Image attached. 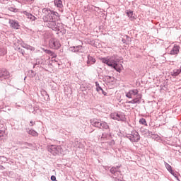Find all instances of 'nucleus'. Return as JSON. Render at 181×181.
<instances>
[{"label":"nucleus","instance_id":"nucleus-39","mask_svg":"<svg viewBox=\"0 0 181 181\" xmlns=\"http://www.w3.org/2000/svg\"><path fill=\"white\" fill-rule=\"evenodd\" d=\"M9 11H11V12H13V11H15V8H12V7H10L9 8Z\"/></svg>","mask_w":181,"mask_h":181},{"label":"nucleus","instance_id":"nucleus-36","mask_svg":"<svg viewBox=\"0 0 181 181\" xmlns=\"http://www.w3.org/2000/svg\"><path fill=\"white\" fill-rule=\"evenodd\" d=\"M171 175H173L175 177L177 178V174L176 173H175V170H173V173H170Z\"/></svg>","mask_w":181,"mask_h":181},{"label":"nucleus","instance_id":"nucleus-41","mask_svg":"<svg viewBox=\"0 0 181 181\" xmlns=\"http://www.w3.org/2000/svg\"><path fill=\"white\" fill-rule=\"evenodd\" d=\"M0 169H1V170H4V166H2V165H0Z\"/></svg>","mask_w":181,"mask_h":181},{"label":"nucleus","instance_id":"nucleus-16","mask_svg":"<svg viewBox=\"0 0 181 181\" xmlns=\"http://www.w3.org/2000/svg\"><path fill=\"white\" fill-rule=\"evenodd\" d=\"M22 13H23L25 18H27L28 19H30V21H35L36 19V17H35V16L32 15L28 11H23Z\"/></svg>","mask_w":181,"mask_h":181},{"label":"nucleus","instance_id":"nucleus-33","mask_svg":"<svg viewBox=\"0 0 181 181\" xmlns=\"http://www.w3.org/2000/svg\"><path fill=\"white\" fill-rule=\"evenodd\" d=\"M17 49L19 53H21L22 56H25V50L22 49L21 47H17Z\"/></svg>","mask_w":181,"mask_h":181},{"label":"nucleus","instance_id":"nucleus-12","mask_svg":"<svg viewBox=\"0 0 181 181\" xmlns=\"http://www.w3.org/2000/svg\"><path fill=\"white\" fill-rule=\"evenodd\" d=\"M8 23L11 28H13V29H19V28H21V25L19 24V22H18L16 20L10 19L8 21Z\"/></svg>","mask_w":181,"mask_h":181},{"label":"nucleus","instance_id":"nucleus-38","mask_svg":"<svg viewBox=\"0 0 181 181\" xmlns=\"http://www.w3.org/2000/svg\"><path fill=\"white\" fill-rule=\"evenodd\" d=\"M100 93H102V94H103V95H107V92L104 91V90H103V91Z\"/></svg>","mask_w":181,"mask_h":181},{"label":"nucleus","instance_id":"nucleus-28","mask_svg":"<svg viewBox=\"0 0 181 181\" xmlns=\"http://www.w3.org/2000/svg\"><path fill=\"white\" fill-rule=\"evenodd\" d=\"M34 0H20V2L21 4H32Z\"/></svg>","mask_w":181,"mask_h":181},{"label":"nucleus","instance_id":"nucleus-43","mask_svg":"<svg viewBox=\"0 0 181 181\" xmlns=\"http://www.w3.org/2000/svg\"><path fill=\"white\" fill-rule=\"evenodd\" d=\"M7 107H8V111H11V109H10V107H9V106H7Z\"/></svg>","mask_w":181,"mask_h":181},{"label":"nucleus","instance_id":"nucleus-11","mask_svg":"<svg viewBox=\"0 0 181 181\" xmlns=\"http://www.w3.org/2000/svg\"><path fill=\"white\" fill-rule=\"evenodd\" d=\"M141 100H142V95H137L134 99L127 102V104H141Z\"/></svg>","mask_w":181,"mask_h":181},{"label":"nucleus","instance_id":"nucleus-25","mask_svg":"<svg viewBox=\"0 0 181 181\" xmlns=\"http://www.w3.org/2000/svg\"><path fill=\"white\" fill-rule=\"evenodd\" d=\"M180 73H181V70H180V69H174L173 71L172 72V76H174L175 77H176Z\"/></svg>","mask_w":181,"mask_h":181},{"label":"nucleus","instance_id":"nucleus-22","mask_svg":"<svg viewBox=\"0 0 181 181\" xmlns=\"http://www.w3.org/2000/svg\"><path fill=\"white\" fill-rule=\"evenodd\" d=\"M110 138H111V134L110 133H103L101 136L102 139H110Z\"/></svg>","mask_w":181,"mask_h":181},{"label":"nucleus","instance_id":"nucleus-10","mask_svg":"<svg viewBox=\"0 0 181 181\" xmlns=\"http://www.w3.org/2000/svg\"><path fill=\"white\" fill-rule=\"evenodd\" d=\"M9 78V72L6 69L0 70V80H6Z\"/></svg>","mask_w":181,"mask_h":181},{"label":"nucleus","instance_id":"nucleus-15","mask_svg":"<svg viewBox=\"0 0 181 181\" xmlns=\"http://www.w3.org/2000/svg\"><path fill=\"white\" fill-rule=\"evenodd\" d=\"M46 64V60L45 59H36L35 64H34V67H36V66H40V67H43Z\"/></svg>","mask_w":181,"mask_h":181},{"label":"nucleus","instance_id":"nucleus-44","mask_svg":"<svg viewBox=\"0 0 181 181\" xmlns=\"http://www.w3.org/2000/svg\"><path fill=\"white\" fill-rule=\"evenodd\" d=\"M28 146H30V144H28Z\"/></svg>","mask_w":181,"mask_h":181},{"label":"nucleus","instance_id":"nucleus-2","mask_svg":"<svg viewBox=\"0 0 181 181\" xmlns=\"http://www.w3.org/2000/svg\"><path fill=\"white\" fill-rule=\"evenodd\" d=\"M100 60L102 62V63L107 64V66H109L110 67H112L119 73H120L121 70H122V64H119L118 59L115 55L107 57H101L100 58Z\"/></svg>","mask_w":181,"mask_h":181},{"label":"nucleus","instance_id":"nucleus-8","mask_svg":"<svg viewBox=\"0 0 181 181\" xmlns=\"http://www.w3.org/2000/svg\"><path fill=\"white\" fill-rule=\"evenodd\" d=\"M136 97V95H142L141 94H139V90L138 89H132L127 93H126V97L127 98H132L133 97Z\"/></svg>","mask_w":181,"mask_h":181},{"label":"nucleus","instance_id":"nucleus-6","mask_svg":"<svg viewBox=\"0 0 181 181\" xmlns=\"http://www.w3.org/2000/svg\"><path fill=\"white\" fill-rule=\"evenodd\" d=\"M126 136L131 142H139V139H141L139 133L136 131L132 132L131 134H127Z\"/></svg>","mask_w":181,"mask_h":181},{"label":"nucleus","instance_id":"nucleus-26","mask_svg":"<svg viewBox=\"0 0 181 181\" xmlns=\"http://www.w3.org/2000/svg\"><path fill=\"white\" fill-rule=\"evenodd\" d=\"M80 49H81V45L76 46V47H71V51L76 52H78V50H80Z\"/></svg>","mask_w":181,"mask_h":181},{"label":"nucleus","instance_id":"nucleus-29","mask_svg":"<svg viewBox=\"0 0 181 181\" xmlns=\"http://www.w3.org/2000/svg\"><path fill=\"white\" fill-rule=\"evenodd\" d=\"M95 84H96V90L98 91V93H101L103 91V88L100 86L98 83L96 82Z\"/></svg>","mask_w":181,"mask_h":181},{"label":"nucleus","instance_id":"nucleus-13","mask_svg":"<svg viewBox=\"0 0 181 181\" xmlns=\"http://www.w3.org/2000/svg\"><path fill=\"white\" fill-rule=\"evenodd\" d=\"M101 122L102 121L98 119H90V124L93 127H95L96 128H101Z\"/></svg>","mask_w":181,"mask_h":181},{"label":"nucleus","instance_id":"nucleus-4","mask_svg":"<svg viewBox=\"0 0 181 181\" xmlns=\"http://www.w3.org/2000/svg\"><path fill=\"white\" fill-rule=\"evenodd\" d=\"M47 151L49 153H52L54 156H57V155H62L63 153V148L62 146L57 145H48L47 146Z\"/></svg>","mask_w":181,"mask_h":181},{"label":"nucleus","instance_id":"nucleus-7","mask_svg":"<svg viewBox=\"0 0 181 181\" xmlns=\"http://www.w3.org/2000/svg\"><path fill=\"white\" fill-rule=\"evenodd\" d=\"M110 173L113 175V177L115 179L116 181H119L118 177H121V172L118 171V167H112L110 169Z\"/></svg>","mask_w":181,"mask_h":181},{"label":"nucleus","instance_id":"nucleus-23","mask_svg":"<svg viewBox=\"0 0 181 181\" xmlns=\"http://www.w3.org/2000/svg\"><path fill=\"white\" fill-rule=\"evenodd\" d=\"M6 49L4 47H0V56H5L6 54Z\"/></svg>","mask_w":181,"mask_h":181},{"label":"nucleus","instance_id":"nucleus-24","mask_svg":"<svg viewBox=\"0 0 181 181\" xmlns=\"http://www.w3.org/2000/svg\"><path fill=\"white\" fill-rule=\"evenodd\" d=\"M165 166L166 169L170 172V173H173V170L172 169V166L169 165L168 163H165Z\"/></svg>","mask_w":181,"mask_h":181},{"label":"nucleus","instance_id":"nucleus-5","mask_svg":"<svg viewBox=\"0 0 181 181\" xmlns=\"http://www.w3.org/2000/svg\"><path fill=\"white\" fill-rule=\"evenodd\" d=\"M49 46L50 49L58 50V49H60L62 44H60V41L57 38L51 37L49 41Z\"/></svg>","mask_w":181,"mask_h":181},{"label":"nucleus","instance_id":"nucleus-34","mask_svg":"<svg viewBox=\"0 0 181 181\" xmlns=\"http://www.w3.org/2000/svg\"><path fill=\"white\" fill-rule=\"evenodd\" d=\"M76 148H84V145H83L81 142L77 141Z\"/></svg>","mask_w":181,"mask_h":181},{"label":"nucleus","instance_id":"nucleus-32","mask_svg":"<svg viewBox=\"0 0 181 181\" xmlns=\"http://www.w3.org/2000/svg\"><path fill=\"white\" fill-rule=\"evenodd\" d=\"M4 136H5V131L0 130V141H2Z\"/></svg>","mask_w":181,"mask_h":181},{"label":"nucleus","instance_id":"nucleus-31","mask_svg":"<svg viewBox=\"0 0 181 181\" xmlns=\"http://www.w3.org/2000/svg\"><path fill=\"white\" fill-rule=\"evenodd\" d=\"M5 105L4 104V102L0 101V110L1 111V110H3V111L6 112V110H5Z\"/></svg>","mask_w":181,"mask_h":181},{"label":"nucleus","instance_id":"nucleus-21","mask_svg":"<svg viewBox=\"0 0 181 181\" xmlns=\"http://www.w3.org/2000/svg\"><path fill=\"white\" fill-rule=\"evenodd\" d=\"M100 128H103V129H109L110 131V126H108V124L105 122H101Z\"/></svg>","mask_w":181,"mask_h":181},{"label":"nucleus","instance_id":"nucleus-14","mask_svg":"<svg viewBox=\"0 0 181 181\" xmlns=\"http://www.w3.org/2000/svg\"><path fill=\"white\" fill-rule=\"evenodd\" d=\"M54 4L60 12H63V1L62 0H54Z\"/></svg>","mask_w":181,"mask_h":181},{"label":"nucleus","instance_id":"nucleus-17","mask_svg":"<svg viewBox=\"0 0 181 181\" xmlns=\"http://www.w3.org/2000/svg\"><path fill=\"white\" fill-rule=\"evenodd\" d=\"M180 49V47L179 46L175 45L173 49L170 50V54H172V55L177 54L179 53Z\"/></svg>","mask_w":181,"mask_h":181},{"label":"nucleus","instance_id":"nucleus-42","mask_svg":"<svg viewBox=\"0 0 181 181\" xmlns=\"http://www.w3.org/2000/svg\"><path fill=\"white\" fill-rule=\"evenodd\" d=\"M148 135H153L152 132L148 131Z\"/></svg>","mask_w":181,"mask_h":181},{"label":"nucleus","instance_id":"nucleus-40","mask_svg":"<svg viewBox=\"0 0 181 181\" xmlns=\"http://www.w3.org/2000/svg\"><path fill=\"white\" fill-rule=\"evenodd\" d=\"M47 53H48V54H51V53H52V51H50V50H48V51L47 52Z\"/></svg>","mask_w":181,"mask_h":181},{"label":"nucleus","instance_id":"nucleus-9","mask_svg":"<svg viewBox=\"0 0 181 181\" xmlns=\"http://www.w3.org/2000/svg\"><path fill=\"white\" fill-rule=\"evenodd\" d=\"M18 43H20V45L23 47L24 49H27V50H30L31 52H35V47L23 42L21 40H18Z\"/></svg>","mask_w":181,"mask_h":181},{"label":"nucleus","instance_id":"nucleus-3","mask_svg":"<svg viewBox=\"0 0 181 181\" xmlns=\"http://www.w3.org/2000/svg\"><path fill=\"white\" fill-rule=\"evenodd\" d=\"M110 119H114L115 121H119L121 122H125V121H127L125 113L121 111H116L110 113Z\"/></svg>","mask_w":181,"mask_h":181},{"label":"nucleus","instance_id":"nucleus-37","mask_svg":"<svg viewBox=\"0 0 181 181\" xmlns=\"http://www.w3.org/2000/svg\"><path fill=\"white\" fill-rule=\"evenodd\" d=\"M35 122H33V121H30V127H33V125H35Z\"/></svg>","mask_w":181,"mask_h":181},{"label":"nucleus","instance_id":"nucleus-35","mask_svg":"<svg viewBox=\"0 0 181 181\" xmlns=\"http://www.w3.org/2000/svg\"><path fill=\"white\" fill-rule=\"evenodd\" d=\"M129 103H127V102H126V103L124 104V107H125V108H126L127 110H131V107H130V106H129Z\"/></svg>","mask_w":181,"mask_h":181},{"label":"nucleus","instance_id":"nucleus-18","mask_svg":"<svg viewBox=\"0 0 181 181\" xmlns=\"http://www.w3.org/2000/svg\"><path fill=\"white\" fill-rule=\"evenodd\" d=\"M26 132L32 136H39V133L33 129H26Z\"/></svg>","mask_w":181,"mask_h":181},{"label":"nucleus","instance_id":"nucleus-20","mask_svg":"<svg viewBox=\"0 0 181 181\" xmlns=\"http://www.w3.org/2000/svg\"><path fill=\"white\" fill-rule=\"evenodd\" d=\"M127 15L128 18H129L130 21H135V19H136V18L134 17V11H127Z\"/></svg>","mask_w":181,"mask_h":181},{"label":"nucleus","instance_id":"nucleus-30","mask_svg":"<svg viewBox=\"0 0 181 181\" xmlns=\"http://www.w3.org/2000/svg\"><path fill=\"white\" fill-rule=\"evenodd\" d=\"M40 93L42 97H45V95H47V97H49V94H47V92L45 89H41Z\"/></svg>","mask_w":181,"mask_h":181},{"label":"nucleus","instance_id":"nucleus-27","mask_svg":"<svg viewBox=\"0 0 181 181\" xmlns=\"http://www.w3.org/2000/svg\"><path fill=\"white\" fill-rule=\"evenodd\" d=\"M139 124H141V125H145V127H148L146 119H145L144 118H141L139 119Z\"/></svg>","mask_w":181,"mask_h":181},{"label":"nucleus","instance_id":"nucleus-19","mask_svg":"<svg viewBox=\"0 0 181 181\" xmlns=\"http://www.w3.org/2000/svg\"><path fill=\"white\" fill-rule=\"evenodd\" d=\"M94 63H95V59L94 57L88 55V61H87V64L88 66H91V64H94Z\"/></svg>","mask_w":181,"mask_h":181},{"label":"nucleus","instance_id":"nucleus-1","mask_svg":"<svg viewBox=\"0 0 181 181\" xmlns=\"http://www.w3.org/2000/svg\"><path fill=\"white\" fill-rule=\"evenodd\" d=\"M42 13H44L43 21L45 26L55 32H59L62 29L63 24L57 22L59 19V13L49 8H43Z\"/></svg>","mask_w":181,"mask_h":181}]
</instances>
